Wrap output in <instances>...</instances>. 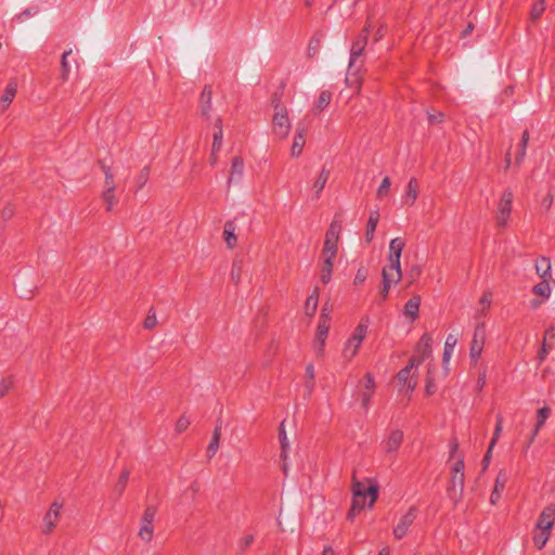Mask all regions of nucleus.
Listing matches in <instances>:
<instances>
[{"label":"nucleus","mask_w":555,"mask_h":555,"mask_svg":"<svg viewBox=\"0 0 555 555\" xmlns=\"http://www.w3.org/2000/svg\"><path fill=\"white\" fill-rule=\"evenodd\" d=\"M352 504L348 513V518L352 519L358 515L366 505L372 507L377 500L378 483L377 481L370 479L369 487L361 481H358L354 477L352 480Z\"/></svg>","instance_id":"nucleus-1"},{"label":"nucleus","mask_w":555,"mask_h":555,"mask_svg":"<svg viewBox=\"0 0 555 555\" xmlns=\"http://www.w3.org/2000/svg\"><path fill=\"white\" fill-rule=\"evenodd\" d=\"M272 105L274 108L271 122L272 133L279 140H285L292 129L288 109L286 105L282 103L281 95L278 94H274Z\"/></svg>","instance_id":"nucleus-2"},{"label":"nucleus","mask_w":555,"mask_h":555,"mask_svg":"<svg viewBox=\"0 0 555 555\" xmlns=\"http://www.w3.org/2000/svg\"><path fill=\"white\" fill-rule=\"evenodd\" d=\"M367 334V324L359 323L354 328L352 335L348 338L343 349V356L348 361L356 357L360 346L362 345L365 336Z\"/></svg>","instance_id":"nucleus-3"},{"label":"nucleus","mask_w":555,"mask_h":555,"mask_svg":"<svg viewBox=\"0 0 555 555\" xmlns=\"http://www.w3.org/2000/svg\"><path fill=\"white\" fill-rule=\"evenodd\" d=\"M157 514L155 505H149L144 509L141 520L138 537L145 543H150L154 537V520Z\"/></svg>","instance_id":"nucleus-4"},{"label":"nucleus","mask_w":555,"mask_h":555,"mask_svg":"<svg viewBox=\"0 0 555 555\" xmlns=\"http://www.w3.org/2000/svg\"><path fill=\"white\" fill-rule=\"evenodd\" d=\"M63 508V503L59 501H54L49 509L46 512V514L42 517L41 522V533L44 535H50L54 529L56 528L60 519H61V512Z\"/></svg>","instance_id":"nucleus-5"},{"label":"nucleus","mask_w":555,"mask_h":555,"mask_svg":"<svg viewBox=\"0 0 555 555\" xmlns=\"http://www.w3.org/2000/svg\"><path fill=\"white\" fill-rule=\"evenodd\" d=\"M405 247V241L402 237H395L389 243V254H388V262L389 264L385 267V269L393 270V271H402L401 270V255Z\"/></svg>","instance_id":"nucleus-6"},{"label":"nucleus","mask_w":555,"mask_h":555,"mask_svg":"<svg viewBox=\"0 0 555 555\" xmlns=\"http://www.w3.org/2000/svg\"><path fill=\"white\" fill-rule=\"evenodd\" d=\"M513 198L514 195L511 190L507 189L502 193L496 212L498 225L501 228H505L507 225L511 216Z\"/></svg>","instance_id":"nucleus-7"},{"label":"nucleus","mask_w":555,"mask_h":555,"mask_svg":"<svg viewBox=\"0 0 555 555\" xmlns=\"http://www.w3.org/2000/svg\"><path fill=\"white\" fill-rule=\"evenodd\" d=\"M486 341V330L483 324L476 326L473 340L469 348V357L474 363H477L485 346Z\"/></svg>","instance_id":"nucleus-8"},{"label":"nucleus","mask_w":555,"mask_h":555,"mask_svg":"<svg viewBox=\"0 0 555 555\" xmlns=\"http://www.w3.org/2000/svg\"><path fill=\"white\" fill-rule=\"evenodd\" d=\"M417 513V508L415 506H411L409 511L401 517L398 525L393 528V535L397 540H401L406 534L410 526L416 519Z\"/></svg>","instance_id":"nucleus-9"},{"label":"nucleus","mask_w":555,"mask_h":555,"mask_svg":"<svg viewBox=\"0 0 555 555\" xmlns=\"http://www.w3.org/2000/svg\"><path fill=\"white\" fill-rule=\"evenodd\" d=\"M404 439V434L401 429H392L382 442L383 450L386 454L397 452Z\"/></svg>","instance_id":"nucleus-10"},{"label":"nucleus","mask_w":555,"mask_h":555,"mask_svg":"<svg viewBox=\"0 0 555 555\" xmlns=\"http://www.w3.org/2000/svg\"><path fill=\"white\" fill-rule=\"evenodd\" d=\"M380 295L386 299L391 285H397L402 280V271H393L383 268Z\"/></svg>","instance_id":"nucleus-11"},{"label":"nucleus","mask_w":555,"mask_h":555,"mask_svg":"<svg viewBox=\"0 0 555 555\" xmlns=\"http://www.w3.org/2000/svg\"><path fill=\"white\" fill-rule=\"evenodd\" d=\"M380 295L386 299L391 285H397L402 280V271H393L383 268Z\"/></svg>","instance_id":"nucleus-12"},{"label":"nucleus","mask_w":555,"mask_h":555,"mask_svg":"<svg viewBox=\"0 0 555 555\" xmlns=\"http://www.w3.org/2000/svg\"><path fill=\"white\" fill-rule=\"evenodd\" d=\"M367 39L365 34H359L350 47L349 68L356 67L358 60L363 56Z\"/></svg>","instance_id":"nucleus-13"},{"label":"nucleus","mask_w":555,"mask_h":555,"mask_svg":"<svg viewBox=\"0 0 555 555\" xmlns=\"http://www.w3.org/2000/svg\"><path fill=\"white\" fill-rule=\"evenodd\" d=\"M422 362H423V359H416V357H412L409 360L408 365H405L403 369H401L397 374L399 383L402 385H406L409 391H413L416 387V383L410 380L411 371L414 366L420 365Z\"/></svg>","instance_id":"nucleus-14"},{"label":"nucleus","mask_w":555,"mask_h":555,"mask_svg":"<svg viewBox=\"0 0 555 555\" xmlns=\"http://www.w3.org/2000/svg\"><path fill=\"white\" fill-rule=\"evenodd\" d=\"M555 519V505L550 504L543 508L541 512L538 522L535 525L537 530H547L550 531Z\"/></svg>","instance_id":"nucleus-15"},{"label":"nucleus","mask_w":555,"mask_h":555,"mask_svg":"<svg viewBox=\"0 0 555 555\" xmlns=\"http://www.w3.org/2000/svg\"><path fill=\"white\" fill-rule=\"evenodd\" d=\"M199 109L203 117L206 119L210 118V112L212 109V89L211 86L206 85L199 96Z\"/></svg>","instance_id":"nucleus-16"},{"label":"nucleus","mask_w":555,"mask_h":555,"mask_svg":"<svg viewBox=\"0 0 555 555\" xmlns=\"http://www.w3.org/2000/svg\"><path fill=\"white\" fill-rule=\"evenodd\" d=\"M420 184L416 178H411L406 184L405 192L402 196V204L413 206L418 197Z\"/></svg>","instance_id":"nucleus-17"},{"label":"nucleus","mask_w":555,"mask_h":555,"mask_svg":"<svg viewBox=\"0 0 555 555\" xmlns=\"http://www.w3.org/2000/svg\"><path fill=\"white\" fill-rule=\"evenodd\" d=\"M364 379L365 386L364 390L361 393V405L364 410H367L370 406L371 399L375 392V380L371 373H366Z\"/></svg>","instance_id":"nucleus-18"},{"label":"nucleus","mask_w":555,"mask_h":555,"mask_svg":"<svg viewBox=\"0 0 555 555\" xmlns=\"http://www.w3.org/2000/svg\"><path fill=\"white\" fill-rule=\"evenodd\" d=\"M305 133L306 129L304 127L298 126L296 128L295 137L291 147L292 157L297 158L301 155L304 146L306 144Z\"/></svg>","instance_id":"nucleus-19"},{"label":"nucleus","mask_w":555,"mask_h":555,"mask_svg":"<svg viewBox=\"0 0 555 555\" xmlns=\"http://www.w3.org/2000/svg\"><path fill=\"white\" fill-rule=\"evenodd\" d=\"M330 323H331L330 312L327 310V307L324 306L321 310V315H320L319 324L317 327V333H315L317 338H327Z\"/></svg>","instance_id":"nucleus-20"},{"label":"nucleus","mask_w":555,"mask_h":555,"mask_svg":"<svg viewBox=\"0 0 555 555\" xmlns=\"http://www.w3.org/2000/svg\"><path fill=\"white\" fill-rule=\"evenodd\" d=\"M244 173V160L241 156H234L231 162V170L228 179V185L234 181L241 180Z\"/></svg>","instance_id":"nucleus-21"},{"label":"nucleus","mask_w":555,"mask_h":555,"mask_svg":"<svg viewBox=\"0 0 555 555\" xmlns=\"http://www.w3.org/2000/svg\"><path fill=\"white\" fill-rule=\"evenodd\" d=\"M16 92H17V82L12 80L7 85L4 92H3L2 96L0 98V106H1L2 111L7 109L10 106V104L12 103V101L14 100V98L16 95Z\"/></svg>","instance_id":"nucleus-22"},{"label":"nucleus","mask_w":555,"mask_h":555,"mask_svg":"<svg viewBox=\"0 0 555 555\" xmlns=\"http://www.w3.org/2000/svg\"><path fill=\"white\" fill-rule=\"evenodd\" d=\"M236 225L234 220H228L223 228V238L228 248L233 249L237 244V237L235 235Z\"/></svg>","instance_id":"nucleus-23"},{"label":"nucleus","mask_w":555,"mask_h":555,"mask_svg":"<svg viewBox=\"0 0 555 555\" xmlns=\"http://www.w3.org/2000/svg\"><path fill=\"white\" fill-rule=\"evenodd\" d=\"M379 211L377 209L372 210L369 216V220L366 223V230H365V241L367 243H371L374 238V234L376 231L377 223L379 221Z\"/></svg>","instance_id":"nucleus-24"},{"label":"nucleus","mask_w":555,"mask_h":555,"mask_svg":"<svg viewBox=\"0 0 555 555\" xmlns=\"http://www.w3.org/2000/svg\"><path fill=\"white\" fill-rule=\"evenodd\" d=\"M421 306V296L414 295L404 305V314L411 318V321H415L418 318Z\"/></svg>","instance_id":"nucleus-25"},{"label":"nucleus","mask_w":555,"mask_h":555,"mask_svg":"<svg viewBox=\"0 0 555 555\" xmlns=\"http://www.w3.org/2000/svg\"><path fill=\"white\" fill-rule=\"evenodd\" d=\"M465 474H451L449 494L452 493L461 495L464 490Z\"/></svg>","instance_id":"nucleus-26"},{"label":"nucleus","mask_w":555,"mask_h":555,"mask_svg":"<svg viewBox=\"0 0 555 555\" xmlns=\"http://www.w3.org/2000/svg\"><path fill=\"white\" fill-rule=\"evenodd\" d=\"M319 296H320V291L318 287H315L305 302L304 311H305L306 315H308V317L314 315L317 308H318V304H319Z\"/></svg>","instance_id":"nucleus-27"},{"label":"nucleus","mask_w":555,"mask_h":555,"mask_svg":"<svg viewBox=\"0 0 555 555\" xmlns=\"http://www.w3.org/2000/svg\"><path fill=\"white\" fill-rule=\"evenodd\" d=\"M535 272L537 274L542 278V279H546L547 276L551 275V260L550 258L545 257V256H541L537 259L535 261Z\"/></svg>","instance_id":"nucleus-28"},{"label":"nucleus","mask_w":555,"mask_h":555,"mask_svg":"<svg viewBox=\"0 0 555 555\" xmlns=\"http://www.w3.org/2000/svg\"><path fill=\"white\" fill-rule=\"evenodd\" d=\"M332 101V92L328 90H322L318 96V100L313 105V113L319 114L324 111Z\"/></svg>","instance_id":"nucleus-29"},{"label":"nucleus","mask_w":555,"mask_h":555,"mask_svg":"<svg viewBox=\"0 0 555 555\" xmlns=\"http://www.w3.org/2000/svg\"><path fill=\"white\" fill-rule=\"evenodd\" d=\"M129 477H130V472L128 469H124L120 473L119 479L114 486V493L116 494L117 498H120L124 494V492L127 488Z\"/></svg>","instance_id":"nucleus-30"},{"label":"nucleus","mask_w":555,"mask_h":555,"mask_svg":"<svg viewBox=\"0 0 555 555\" xmlns=\"http://www.w3.org/2000/svg\"><path fill=\"white\" fill-rule=\"evenodd\" d=\"M456 343H457V338L452 335V334H449L447 339H446V343H444V349H443V364L447 365L450 361V358L454 351V348L456 346Z\"/></svg>","instance_id":"nucleus-31"},{"label":"nucleus","mask_w":555,"mask_h":555,"mask_svg":"<svg viewBox=\"0 0 555 555\" xmlns=\"http://www.w3.org/2000/svg\"><path fill=\"white\" fill-rule=\"evenodd\" d=\"M279 440L281 443V459L285 462L287 457V449L289 443L287 441L286 430H285V421L281 422L279 426Z\"/></svg>","instance_id":"nucleus-32"},{"label":"nucleus","mask_w":555,"mask_h":555,"mask_svg":"<svg viewBox=\"0 0 555 555\" xmlns=\"http://www.w3.org/2000/svg\"><path fill=\"white\" fill-rule=\"evenodd\" d=\"M529 142V131L525 130L521 137V141L517 149L516 165H520L526 156L527 146Z\"/></svg>","instance_id":"nucleus-33"},{"label":"nucleus","mask_w":555,"mask_h":555,"mask_svg":"<svg viewBox=\"0 0 555 555\" xmlns=\"http://www.w3.org/2000/svg\"><path fill=\"white\" fill-rule=\"evenodd\" d=\"M328 177H330V171L325 167H323L319 177L317 178V180L313 183V189L315 190L317 197H319L320 193L323 191V189L328 180Z\"/></svg>","instance_id":"nucleus-34"},{"label":"nucleus","mask_w":555,"mask_h":555,"mask_svg":"<svg viewBox=\"0 0 555 555\" xmlns=\"http://www.w3.org/2000/svg\"><path fill=\"white\" fill-rule=\"evenodd\" d=\"M340 231H341L340 222L337 220H333L326 231L325 238H328L333 242L338 243L339 236H340Z\"/></svg>","instance_id":"nucleus-35"},{"label":"nucleus","mask_w":555,"mask_h":555,"mask_svg":"<svg viewBox=\"0 0 555 555\" xmlns=\"http://www.w3.org/2000/svg\"><path fill=\"white\" fill-rule=\"evenodd\" d=\"M431 337L428 334H424L421 337L418 350L422 353V357L418 359L425 360L430 353H431V347H430Z\"/></svg>","instance_id":"nucleus-36"},{"label":"nucleus","mask_w":555,"mask_h":555,"mask_svg":"<svg viewBox=\"0 0 555 555\" xmlns=\"http://www.w3.org/2000/svg\"><path fill=\"white\" fill-rule=\"evenodd\" d=\"M422 274V267L420 264H412L406 271V284L413 285Z\"/></svg>","instance_id":"nucleus-37"},{"label":"nucleus","mask_w":555,"mask_h":555,"mask_svg":"<svg viewBox=\"0 0 555 555\" xmlns=\"http://www.w3.org/2000/svg\"><path fill=\"white\" fill-rule=\"evenodd\" d=\"M333 261L323 260L320 280L322 283L327 284L332 279Z\"/></svg>","instance_id":"nucleus-38"},{"label":"nucleus","mask_w":555,"mask_h":555,"mask_svg":"<svg viewBox=\"0 0 555 555\" xmlns=\"http://www.w3.org/2000/svg\"><path fill=\"white\" fill-rule=\"evenodd\" d=\"M533 294L548 298L551 296V287L546 279L535 284L532 289Z\"/></svg>","instance_id":"nucleus-39"},{"label":"nucleus","mask_w":555,"mask_h":555,"mask_svg":"<svg viewBox=\"0 0 555 555\" xmlns=\"http://www.w3.org/2000/svg\"><path fill=\"white\" fill-rule=\"evenodd\" d=\"M72 54V50H67L63 53L61 60V78L63 81H66L69 77L70 67L67 61V57Z\"/></svg>","instance_id":"nucleus-40"},{"label":"nucleus","mask_w":555,"mask_h":555,"mask_svg":"<svg viewBox=\"0 0 555 555\" xmlns=\"http://www.w3.org/2000/svg\"><path fill=\"white\" fill-rule=\"evenodd\" d=\"M550 531L547 530H539V532H535L533 535V543L534 545L541 550L545 546L546 542L550 539Z\"/></svg>","instance_id":"nucleus-41"},{"label":"nucleus","mask_w":555,"mask_h":555,"mask_svg":"<svg viewBox=\"0 0 555 555\" xmlns=\"http://www.w3.org/2000/svg\"><path fill=\"white\" fill-rule=\"evenodd\" d=\"M550 414H551V410H550L548 406H543V408L538 410V412H537V424H535V427H534V428H537V430H540L544 426L545 421L547 420Z\"/></svg>","instance_id":"nucleus-42"},{"label":"nucleus","mask_w":555,"mask_h":555,"mask_svg":"<svg viewBox=\"0 0 555 555\" xmlns=\"http://www.w3.org/2000/svg\"><path fill=\"white\" fill-rule=\"evenodd\" d=\"M508 481V475L504 469H501L495 478L493 490L503 492Z\"/></svg>","instance_id":"nucleus-43"},{"label":"nucleus","mask_w":555,"mask_h":555,"mask_svg":"<svg viewBox=\"0 0 555 555\" xmlns=\"http://www.w3.org/2000/svg\"><path fill=\"white\" fill-rule=\"evenodd\" d=\"M544 11H545V0L537 1L532 5V9L530 11L531 20H533V21L538 20L539 17H541V15L543 14Z\"/></svg>","instance_id":"nucleus-44"},{"label":"nucleus","mask_w":555,"mask_h":555,"mask_svg":"<svg viewBox=\"0 0 555 555\" xmlns=\"http://www.w3.org/2000/svg\"><path fill=\"white\" fill-rule=\"evenodd\" d=\"M102 198L106 203V210L111 211L116 204L115 191L104 190Z\"/></svg>","instance_id":"nucleus-45"},{"label":"nucleus","mask_w":555,"mask_h":555,"mask_svg":"<svg viewBox=\"0 0 555 555\" xmlns=\"http://www.w3.org/2000/svg\"><path fill=\"white\" fill-rule=\"evenodd\" d=\"M502 424H503V417L502 415H498L496 416V425H495V428H494V433H493V437L490 441V449H493V447L495 446L501 433H502Z\"/></svg>","instance_id":"nucleus-46"},{"label":"nucleus","mask_w":555,"mask_h":555,"mask_svg":"<svg viewBox=\"0 0 555 555\" xmlns=\"http://www.w3.org/2000/svg\"><path fill=\"white\" fill-rule=\"evenodd\" d=\"M242 276V263L240 261H234L231 268V279L235 284L241 282Z\"/></svg>","instance_id":"nucleus-47"},{"label":"nucleus","mask_w":555,"mask_h":555,"mask_svg":"<svg viewBox=\"0 0 555 555\" xmlns=\"http://www.w3.org/2000/svg\"><path fill=\"white\" fill-rule=\"evenodd\" d=\"M390 185H391L390 178L389 177H385L382 180V183L379 184V186H378V189L376 191L377 197L382 198L385 195H387V193L389 192Z\"/></svg>","instance_id":"nucleus-48"},{"label":"nucleus","mask_w":555,"mask_h":555,"mask_svg":"<svg viewBox=\"0 0 555 555\" xmlns=\"http://www.w3.org/2000/svg\"><path fill=\"white\" fill-rule=\"evenodd\" d=\"M12 377H3L0 379V398L4 397L13 387Z\"/></svg>","instance_id":"nucleus-49"},{"label":"nucleus","mask_w":555,"mask_h":555,"mask_svg":"<svg viewBox=\"0 0 555 555\" xmlns=\"http://www.w3.org/2000/svg\"><path fill=\"white\" fill-rule=\"evenodd\" d=\"M219 444H220V439L217 437H211V440H210V442L207 447V451H206L208 459H212L216 455V453L219 449Z\"/></svg>","instance_id":"nucleus-50"},{"label":"nucleus","mask_w":555,"mask_h":555,"mask_svg":"<svg viewBox=\"0 0 555 555\" xmlns=\"http://www.w3.org/2000/svg\"><path fill=\"white\" fill-rule=\"evenodd\" d=\"M156 323H157L156 312L153 309H150V311L144 320L143 326L146 330H152L155 327Z\"/></svg>","instance_id":"nucleus-51"},{"label":"nucleus","mask_w":555,"mask_h":555,"mask_svg":"<svg viewBox=\"0 0 555 555\" xmlns=\"http://www.w3.org/2000/svg\"><path fill=\"white\" fill-rule=\"evenodd\" d=\"M222 140H223V131H215L214 134V141H212V154H217L221 146H222Z\"/></svg>","instance_id":"nucleus-52"},{"label":"nucleus","mask_w":555,"mask_h":555,"mask_svg":"<svg viewBox=\"0 0 555 555\" xmlns=\"http://www.w3.org/2000/svg\"><path fill=\"white\" fill-rule=\"evenodd\" d=\"M320 48V39L312 38L309 42L307 54L309 57H313L318 54Z\"/></svg>","instance_id":"nucleus-53"},{"label":"nucleus","mask_w":555,"mask_h":555,"mask_svg":"<svg viewBox=\"0 0 555 555\" xmlns=\"http://www.w3.org/2000/svg\"><path fill=\"white\" fill-rule=\"evenodd\" d=\"M190 424H191V422H190V420L186 416H184V415L180 416L179 420L176 423V431H177V434H181L184 430H186L188 427L190 426Z\"/></svg>","instance_id":"nucleus-54"},{"label":"nucleus","mask_w":555,"mask_h":555,"mask_svg":"<svg viewBox=\"0 0 555 555\" xmlns=\"http://www.w3.org/2000/svg\"><path fill=\"white\" fill-rule=\"evenodd\" d=\"M325 340H326V338H317L315 337V343H314L313 349H314L315 356L318 358L323 357V354H324Z\"/></svg>","instance_id":"nucleus-55"},{"label":"nucleus","mask_w":555,"mask_h":555,"mask_svg":"<svg viewBox=\"0 0 555 555\" xmlns=\"http://www.w3.org/2000/svg\"><path fill=\"white\" fill-rule=\"evenodd\" d=\"M254 542V535L253 534H246L238 541V546L241 551L247 550L251 543Z\"/></svg>","instance_id":"nucleus-56"},{"label":"nucleus","mask_w":555,"mask_h":555,"mask_svg":"<svg viewBox=\"0 0 555 555\" xmlns=\"http://www.w3.org/2000/svg\"><path fill=\"white\" fill-rule=\"evenodd\" d=\"M444 120V114L440 111L428 113L429 124H441Z\"/></svg>","instance_id":"nucleus-57"},{"label":"nucleus","mask_w":555,"mask_h":555,"mask_svg":"<svg viewBox=\"0 0 555 555\" xmlns=\"http://www.w3.org/2000/svg\"><path fill=\"white\" fill-rule=\"evenodd\" d=\"M366 276H367V272L364 268H360L357 273H356V276H354V280H353V283L356 285H359V284H362L364 283V281L366 280Z\"/></svg>","instance_id":"nucleus-58"},{"label":"nucleus","mask_w":555,"mask_h":555,"mask_svg":"<svg viewBox=\"0 0 555 555\" xmlns=\"http://www.w3.org/2000/svg\"><path fill=\"white\" fill-rule=\"evenodd\" d=\"M149 176H150V168L144 167L140 171L139 177H138V182L140 184V188H142L146 183V181L149 180Z\"/></svg>","instance_id":"nucleus-59"},{"label":"nucleus","mask_w":555,"mask_h":555,"mask_svg":"<svg viewBox=\"0 0 555 555\" xmlns=\"http://www.w3.org/2000/svg\"><path fill=\"white\" fill-rule=\"evenodd\" d=\"M479 302L485 309L489 308L492 304V294L490 292L483 293Z\"/></svg>","instance_id":"nucleus-60"},{"label":"nucleus","mask_w":555,"mask_h":555,"mask_svg":"<svg viewBox=\"0 0 555 555\" xmlns=\"http://www.w3.org/2000/svg\"><path fill=\"white\" fill-rule=\"evenodd\" d=\"M104 188H105L104 190H112V191L116 190V184L114 181V173L107 175V177H104Z\"/></svg>","instance_id":"nucleus-61"},{"label":"nucleus","mask_w":555,"mask_h":555,"mask_svg":"<svg viewBox=\"0 0 555 555\" xmlns=\"http://www.w3.org/2000/svg\"><path fill=\"white\" fill-rule=\"evenodd\" d=\"M336 255H337V250H335V249H328V248L322 249L323 260L328 259V261H333L335 259Z\"/></svg>","instance_id":"nucleus-62"},{"label":"nucleus","mask_w":555,"mask_h":555,"mask_svg":"<svg viewBox=\"0 0 555 555\" xmlns=\"http://www.w3.org/2000/svg\"><path fill=\"white\" fill-rule=\"evenodd\" d=\"M451 474H464V460L459 459L452 466Z\"/></svg>","instance_id":"nucleus-63"},{"label":"nucleus","mask_w":555,"mask_h":555,"mask_svg":"<svg viewBox=\"0 0 555 555\" xmlns=\"http://www.w3.org/2000/svg\"><path fill=\"white\" fill-rule=\"evenodd\" d=\"M14 212H15L14 207H13V206H11V205H8V206H5V207L2 209V211H1V217H2L4 220H9V219H11V218L13 217Z\"/></svg>","instance_id":"nucleus-64"}]
</instances>
